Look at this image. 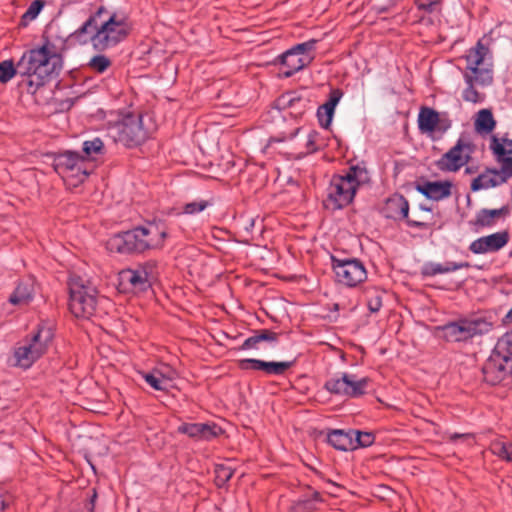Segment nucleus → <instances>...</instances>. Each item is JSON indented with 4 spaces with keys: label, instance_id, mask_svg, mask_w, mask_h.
Wrapping results in <instances>:
<instances>
[{
    "label": "nucleus",
    "instance_id": "f257e3e1",
    "mask_svg": "<svg viewBox=\"0 0 512 512\" xmlns=\"http://www.w3.org/2000/svg\"><path fill=\"white\" fill-rule=\"evenodd\" d=\"M48 39L39 47L25 51L19 59L18 88L22 92L34 95L39 88L45 86L62 70V57L50 47Z\"/></svg>",
    "mask_w": 512,
    "mask_h": 512
},
{
    "label": "nucleus",
    "instance_id": "f03ea898",
    "mask_svg": "<svg viewBox=\"0 0 512 512\" xmlns=\"http://www.w3.org/2000/svg\"><path fill=\"white\" fill-rule=\"evenodd\" d=\"M489 49L481 40L474 47H471L463 56L466 60V67L462 71L463 79L466 87L462 91V99L470 103H480L483 101L476 86L488 87L493 84L494 72L493 65H484L485 56Z\"/></svg>",
    "mask_w": 512,
    "mask_h": 512
},
{
    "label": "nucleus",
    "instance_id": "7ed1b4c3",
    "mask_svg": "<svg viewBox=\"0 0 512 512\" xmlns=\"http://www.w3.org/2000/svg\"><path fill=\"white\" fill-rule=\"evenodd\" d=\"M370 174L364 162L351 164L343 174H335L327 189V201L333 210H341L349 206L358 189L370 182Z\"/></svg>",
    "mask_w": 512,
    "mask_h": 512
},
{
    "label": "nucleus",
    "instance_id": "20e7f679",
    "mask_svg": "<svg viewBox=\"0 0 512 512\" xmlns=\"http://www.w3.org/2000/svg\"><path fill=\"white\" fill-rule=\"evenodd\" d=\"M54 339L52 326L45 322L39 323L36 328L26 335L13 349L10 364L13 367L27 370L43 357Z\"/></svg>",
    "mask_w": 512,
    "mask_h": 512
},
{
    "label": "nucleus",
    "instance_id": "39448f33",
    "mask_svg": "<svg viewBox=\"0 0 512 512\" xmlns=\"http://www.w3.org/2000/svg\"><path fill=\"white\" fill-rule=\"evenodd\" d=\"M494 320L492 316L460 318L450 321L437 329L442 331L443 339L447 342L468 343L474 337L483 336L492 331Z\"/></svg>",
    "mask_w": 512,
    "mask_h": 512
},
{
    "label": "nucleus",
    "instance_id": "423d86ee",
    "mask_svg": "<svg viewBox=\"0 0 512 512\" xmlns=\"http://www.w3.org/2000/svg\"><path fill=\"white\" fill-rule=\"evenodd\" d=\"M107 131L114 142L121 143L129 149L142 145L149 138V133L143 125V116L130 112L114 123H109Z\"/></svg>",
    "mask_w": 512,
    "mask_h": 512
},
{
    "label": "nucleus",
    "instance_id": "0eeeda50",
    "mask_svg": "<svg viewBox=\"0 0 512 512\" xmlns=\"http://www.w3.org/2000/svg\"><path fill=\"white\" fill-rule=\"evenodd\" d=\"M132 31V26L126 15L113 12L106 20L100 22L99 52L117 46L127 39Z\"/></svg>",
    "mask_w": 512,
    "mask_h": 512
},
{
    "label": "nucleus",
    "instance_id": "6e6552de",
    "mask_svg": "<svg viewBox=\"0 0 512 512\" xmlns=\"http://www.w3.org/2000/svg\"><path fill=\"white\" fill-rule=\"evenodd\" d=\"M69 309L78 318L94 315L97 306V291L94 287L72 280L69 284Z\"/></svg>",
    "mask_w": 512,
    "mask_h": 512
},
{
    "label": "nucleus",
    "instance_id": "1a4fd4ad",
    "mask_svg": "<svg viewBox=\"0 0 512 512\" xmlns=\"http://www.w3.org/2000/svg\"><path fill=\"white\" fill-rule=\"evenodd\" d=\"M331 266L335 281L343 286L353 288L367 279L363 262L357 258H338L331 255Z\"/></svg>",
    "mask_w": 512,
    "mask_h": 512
},
{
    "label": "nucleus",
    "instance_id": "9d476101",
    "mask_svg": "<svg viewBox=\"0 0 512 512\" xmlns=\"http://www.w3.org/2000/svg\"><path fill=\"white\" fill-rule=\"evenodd\" d=\"M53 168L62 177H73L77 183H83L91 174L81 153L65 150L53 155Z\"/></svg>",
    "mask_w": 512,
    "mask_h": 512
},
{
    "label": "nucleus",
    "instance_id": "9b49d317",
    "mask_svg": "<svg viewBox=\"0 0 512 512\" xmlns=\"http://www.w3.org/2000/svg\"><path fill=\"white\" fill-rule=\"evenodd\" d=\"M106 247L110 252L119 254H142L147 251L138 226L112 235Z\"/></svg>",
    "mask_w": 512,
    "mask_h": 512
},
{
    "label": "nucleus",
    "instance_id": "f8f14e48",
    "mask_svg": "<svg viewBox=\"0 0 512 512\" xmlns=\"http://www.w3.org/2000/svg\"><path fill=\"white\" fill-rule=\"evenodd\" d=\"M381 214L386 219L394 221L405 220L408 227L418 229L429 228V224L426 222L409 219V202L402 194L397 192L385 200L384 205L381 208Z\"/></svg>",
    "mask_w": 512,
    "mask_h": 512
},
{
    "label": "nucleus",
    "instance_id": "ddd939ff",
    "mask_svg": "<svg viewBox=\"0 0 512 512\" xmlns=\"http://www.w3.org/2000/svg\"><path fill=\"white\" fill-rule=\"evenodd\" d=\"M417 123L420 133L432 135L438 132L440 133L439 138L452 126V120L449 118L448 113H439L434 108L428 106L420 108Z\"/></svg>",
    "mask_w": 512,
    "mask_h": 512
},
{
    "label": "nucleus",
    "instance_id": "4468645a",
    "mask_svg": "<svg viewBox=\"0 0 512 512\" xmlns=\"http://www.w3.org/2000/svg\"><path fill=\"white\" fill-rule=\"evenodd\" d=\"M156 265L152 261H147L138 265L134 269H125L120 273L121 280L131 285L133 291L146 292L152 286L155 279Z\"/></svg>",
    "mask_w": 512,
    "mask_h": 512
},
{
    "label": "nucleus",
    "instance_id": "2eb2a0df",
    "mask_svg": "<svg viewBox=\"0 0 512 512\" xmlns=\"http://www.w3.org/2000/svg\"><path fill=\"white\" fill-rule=\"evenodd\" d=\"M471 152V144L458 139L456 144L435 162V165L440 171L456 172L469 161Z\"/></svg>",
    "mask_w": 512,
    "mask_h": 512
},
{
    "label": "nucleus",
    "instance_id": "dca6fc26",
    "mask_svg": "<svg viewBox=\"0 0 512 512\" xmlns=\"http://www.w3.org/2000/svg\"><path fill=\"white\" fill-rule=\"evenodd\" d=\"M484 381L491 385H507L512 380V364L509 361L490 355L482 367Z\"/></svg>",
    "mask_w": 512,
    "mask_h": 512
},
{
    "label": "nucleus",
    "instance_id": "f3484780",
    "mask_svg": "<svg viewBox=\"0 0 512 512\" xmlns=\"http://www.w3.org/2000/svg\"><path fill=\"white\" fill-rule=\"evenodd\" d=\"M275 107L279 110H289V115L298 119L312 109V101L304 91H287L275 100Z\"/></svg>",
    "mask_w": 512,
    "mask_h": 512
},
{
    "label": "nucleus",
    "instance_id": "a211bd4d",
    "mask_svg": "<svg viewBox=\"0 0 512 512\" xmlns=\"http://www.w3.org/2000/svg\"><path fill=\"white\" fill-rule=\"evenodd\" d=\"M297 359L290 361H264L255 358H246L239 361L241 370L261 371L266 376H284L296 364Z\"/></svg>",
    "mask_w": 512,
    "mask_h": 512
},
{
    "label": "nucleus",
    "instance_id": "6ab92c4d",
    "mask_svg": "<svg viewBox=\"0 0 512 512\" xmlns=\"http://www.w3.org/2000/svg\"><path fill=\"white\" fill-rule=\"evenodd\" d=\"M139 233L144 240L147 251L160 250L165 245L168 237L167 228L162 221H148L144 225H139Z\"/></svg>",
    "mask_w": 512,
    "mask_h": 512
},
{
    "label": "nucleus",
    "instance_id": "aec40b11",
    "mask_svg": "<svg viewBox=\"0 0 512 512\" xmlns=\"http://www.w3.org/2000/svg\"><path fill=\"white\" fill-rule=\"evenodd\" d=\"M179 434H184L195 441H211L223 433V429L214 422L187 423L177 427Z\"/></svg>",
    "mask_w": 512,
    "mask_h": 512
},
{
    "label": "nucleus",
    "instance_id": "412c9836",
    "mask_svg": "<svg viewBox=\"0 0 512 512\" xmlns=\"http://www.w3.org/2000/svg\"><path fill=\"white\" fill-rule=\"evenodd\" d=\"M413 185L418 193L432 201H441L449 198L453 188V183L450 180L429 181L423 177L415 181Z\"/></svg>",
    "mask_w": 512,
    "mask_h": 512
},
{
    "label": "nucleus",
    "instance_id": "4be33fe9",
    "mask_svg": "<svg viewBox=\"0 0 512 512\" xmlns=\"http://www.w3.org/2000/svg\"><path fill=\"white\" fill-rule=\"evenodd\" d=\"M509 238L507 230L495 232L472 241L468 249L474 254L497 252L507 245Z\"/></svg>",
    "mask_w": 512,
    "mask_h": 512
},
{
    "label": "nucleus",
    "instance_id": "5701e85b",
    "mask_svg": "<svg viewBox=\"0 0 512 512\" xmlns=\"http://www.w3.org/2000/svg\"><path fill=\"white\" fill-rule=\"evenodd\" d=\"M100 32V23L93 18L87 20L74 32L68 36V40L74 44L86 45L91 43L93 48L99 52L100 41L98 34Z\"/></svg>",
    "mask_w": 512,
    "mask_h": 512
},
{
    "label": "nucleus",
    "instance_id": "b1692460",
    "mask_svg": "<svg viewBox=\"0 0 512 512\" xmlns=\"http://www.w3.org/2000/svg\"><path fill=\"white\" fill-rule=\"evenodd\" d=\"M495 160L502 165L504 175H512V139L493 135L489 145Z\"/></svg>",
    "mask_w": 512,
    "mask_h": 512
},
{
    "label": "nucleus",
    "instance_id": "393cba45",
    "mask_svg": "<svg viewBox=\"0 0 512 512\" xmlns=\"http://www.w3.org/2000/svg\"><path fill=\"white\" fill-rule=\"evenodd\" d=\"M512 175H504L502 165L499 169L495 167H486L484 171L474 178L471 182L470 188L473 192L482 189L494 188L506 183Z\"/></svg>",
    "mask_w": 512,
    "mask_h": 512
},
{
    "label": "nucleus",
    "instance_id": "a878e982",
    "mask_svg": "<svg viewBox=\"0 0 512 512\" xmlns=\"http://www.w3.org/2000/svg\"><path fill=\"white\" fill-rule=\"evenodd\" d=\"M313 59L314 56L298 57L288 49L278 56L279 63L281 64L280 75L284 78H289L309 65Z\"/></svg>",
    "mask_w": 512,
    "mask_h": 512
},
{
    "label": "nucleus",
    "instance_id": "bb28decb",
    "mask_svg": "<svg viewBox=\"0 0 512 512\" xmlns=\"http://www.w3.org/2000/svg\"><path fill=\"white\" fill-rule=\"evenodd\" d=\"M306 488L311 491V494L302 495L292 501L290 512H315L318 509L317 505L324 502L319 491L314 490L310 485H306Z\"/></svg>",
    "mask_w": 512,
    "mask_h": 512
},
{
    "label": "nucleus",
    "instance_id": "cd10ccee",
    "mask_svg": "<svg viewBox=\"0 0 512 512\" xmlns=\"http://www.w3.org/2000/svg\"><path fill=\"white\" fill-rule=\"evenodd\" d=\"M509 214V207L507 205L502 206L499 209H480L475 216V219L470 221V225L479 230L484 227H491L495 223V219L505 217Z\"/></svg>",
    "mask_w": 512,
    "mask_h": 512
},
{
    "label": "nucleus",
    "instance_id": "c85d7f7f",
    "mask_svg": "<svg viewBox=\"0 0 512 512\" xmlns=\"http://www.w3.org/2000/svg\"><path fill=\"white\" fill-rule=\"evenodd\" d=\"M34 298V282L32 279L19 280L8 302L15 306L28 305Z\"/></svg>",
    "mask_w": 512,
    "mask_h": 512
},
{
    "label": "nucleus",
    "instance_id": "c756f323",
    "mask_svg": "<svg viewBox=\"0 0 512 512\" xmlns=\"http://www.w3.org/2000/svg\"><path fill=\"white\" fill-rule=\"evenodd\" d=\"M106 152V147L100 137H93L82 143L81 157H83L86 165L88 162L102 159Z\"/></svg>",
    "mask_w": 512,
    "mask_h": 512
},
{
    "label": "nucleus",
    "instance_id": "7c9ffc66",
    "mask_svg": "<svg viewBox=\"0 0 512 512\" xmlns=\"http://www.w3.org/2000/svg\"><path fill=\"white\" fill-rule=\"evenodd\" d=\"M352 429L331 430L327 435V442L340 451H353Z\"/></svg>",
    "mask_w": 512,
    "mask_h": 512
},
{
    "label": "nucleus",
    "instance_id": "2f4dec72",
    "mask_svg": "<svg viewBox=\"0 0 512 512\" xmlns=\"http://www.w3.org/2000/svg\"><path fill=\"white\" fill-rule=\"evenodd\" d=\"M348 373L336 374L334 377L325 381L323 388L330 394L344 396L347 393Z\"/></svg>",
    "mask_w": 512,
    "mask_h": 512
},
{
    "label": "nucleus",
    "instance_id": "473e14b6",
    "mask_svg": "<svg viewBox=\"0 0 512 512\" xmlns=\"http://www.w3.org/2000/svg\"><path fill=\"white\" fill-rule=\"evenodd\" d=\"M347 393L345 397L359 398L366 394V390L371 380L368 377L358 379L355 374L348 373Z\"/></svg>",
    "mask_w": 512,
    "mask_h": 512
},
{
    "label": "nucleus",
    "instance_id": "72a5a7b5",
    "mask_svg": "<svg viewBox=\"0 0 512 512\" xmlns=\"http://www.w3.org/2000/svg\"><path fill=\"white\" fill-rule=\"evenodd\" d=\"M475 130L480 134H489L496 127V121L493 113L489 109H481L478 111L475 122Z\"/></svg>",
    "mask_w": 512,
    "mask_h": 512
},
{
    "label": "nucleus",
    "instance_id": "f704fd0d",
    "mask_svg": "<svg viewBox=\"0 0 512 512\" xmlns=\"http://www.w3.org/2000/svg\"><path fill=\"white\" fill-rule=\"evenodd\" d=\"M491 354L512 364V332H507L498 339Z\"/></svg>",
    "mask_w": 512,
    "mask_h": 512
},
{
    "label": "nucleus",
    "instance_id": "c9c22d12",
    "mask_svg": "<svg viewBox=\"0 0 512 512\" xmlns=\"http://www.w3.org/2000/svg\"><path fill=\"white\" fill-rule=\"evenodd\" d=\"M214 205L213 198L211 199H196L191 202L185 203L181 207V211L177 213V215H197L203 212L205 209L212 207Z\"/></svg>",
    "mask_w": 512,
    "mask_h": 512
},
{
    "label": "nucleus",
    "instance_id": "e433bc0d",
    "mask_svg": "<svg viewBox=\"0 0 512 512\" xmlns=\"http://www.w3.org/2000/svg\"><path fill=\"white\" fill-rule=\"evenodd\" d=\"M144 380L157 391H167L170 386L171 378L165 377L159 371L142 373Z\"/></svg>",
    "mask_w": 512,
    "mask_h": 512
},
{
    "label": "nucleus",
    "instance_id": "4c0bfd02",
    "mask_svg": "<svg viewBox=\"0 0 512 512\" xmlns=\"http://www.w3.org/2000/svg\"><path fill=\"white\" fill-rule=\"evenodd\" d=\"M353 451L358 448H367L374 444L375 434L370 431L352 429Z\"/></svg>",
    "mask_w": 512,
    "mask_h": 512
},
{
    "label": "nucleus",
    "instance_id": "58836bf2",
    "mask_svg": "<svg viewBox=\"0 0 512 512\" xmlns=\"http://www.w3.org/2000/svg\"><path fill=\"white\" fill-rule=\"evenodd\" d=\"M19 76V61L15 64L12 59L0 62V82L5 84L13 77Z\"/></svg>",
    "mask_w": 512,
    "mask_h": 512
},
{
    "label": "nucleus",
    "instance_id": "ea45409f",
    "mask_svg": "<svg viewBox=\"0 0 512 512\" xmlns=\"http://www.w3.org/2000/svg\"><path fill=\"white\" fill-rule=\"evenodd\" d=\"M45 5L44 0H34L26 10V12L21 16L19 25L21 27H26L28 24L37 18V16L42 11Z\"/></svg>",
    "mask_w": 512,
    "mask_h": 512
},
{
    "label": "nucleus",
    "instance_id": "a19ab883",
    "mask_svg": "<svg viewBox=\"0 0 512 512\" xmlns=\"http://www.w3.org/2000/svg\"><path fill=\"white\" fill-rule=\"evenodd\" d=\"M111 65V59L104 54L94 55L87 63L88 68L98 74L107 71Z\"/></svg>",
    "mask_w": 512,
    "mask_h": 512
},
{
    "label": "nucleus",
    "instance_id": "79ce46f5",
    "mask_svg": "<svg viewBox=\"0 0 512 512\" xmlns=\"http://www.w3.org/2000/svg\"><path fill=\"white\" fill-rule=\"evenodd\" d=\"M234 469L225 464H216L214 467L215 484L217 487H224L234 474Z\"/></svg>",
    "mask_w": 512,
    "mask_h": 512
},
{
    "label": "nucleus",
    "instance_id": "37998d69",
    "mask_svg": "<svg viewBox=\"0 0 512 512\" xmlns=\"http://www.w3.org/2000/svg\"><path fill=\"white\" fill-rule=\"evenodd\" d=\"M317 39H310L308 41L298 43L292 46L289 50L292 51L296 56H313L311 53L315 51Z\"/></svg>",
    "mask_w": 512,
    "mask_h": 512
},
{
    "label": "nucleus",
    "instance_id": "c03bdc74",
    "mask_svg": "<svg viewBox=\"0 0 512 512\" xmlns=\"http://www.w3.org/2000/svg\"><path fill=\"white\" fill-rule=\"evenodd\" d=\"M335 109L329 108V106L322 104L317 109V118L322 128L328 129L332 123Z\"/></svg>",
    "mask_w": 512,
    "mask_h": 512
},
{
    "label": "nucleus",
    "instance_id": "a18cd8bd",
    "mask_svg": "<svg viewBox=\"0 0 512 512\" xmlns=\"http://www.w3.org/2000/svg\"><path fill=\"white\" fill-rule=\"evenodd\" d=\"M437 274H445L444 264L426 262L421 268V275L423 277H433Z\"/></svg>",
    "mask_w": 512,
    "mask_h": 512
},
{
    "label": "nucleus",
    "instance_id": "49530a36",
    "mask_svg": "<svg viewBox=\"0 0 512 512\" xmlns=\"http://www.w3.org/2000/svg\"><path fill=\"white\" fill-rule=\"evenodd\" d=\"M418 10L433 13L439 5V0H414Z\"/></svg>",
    "mask_w": 512,
    "mask_h": 512
},
{
    "label": "nucleus",
    "instance_id": "de8ad7c7",
    "mask_svg": "<svg viewBox=\"0 0 512 512\" xmlns=\"http://www.w3.org/2000/svg\"><path fill=\"white\" fill-rule=\"evenodd\" d=\"M343 96V91L339 88L331 89L327 101L324 103L329 108L336 109V106L340 102Z\"/></svg>",
    "mask_w": 512,
    "mask_h": 512
},
{
    "label": "nucleus",
    "instance_id": "09e8293b",
    "mask_svg": "<svg viewBox=\"0 0 512 512\" xmlns=\"http://www.w3.org/2000/svg\"><path fill=\"white\" fill-rule=\"evenodd\" d=\"M259 343L262 341L277 342L278 334L269 329H261L255 332Z\"/></svg>",
    "mask_w": 512,
    "mask_h": 512
},
{
    "label": "nucleus",
    "instance_id": "8fccbe9b",
    "mask_svg": "<svg viewBox=\"0 0 512 512\" xmlns=\"http://www.w3.org/2000/svg\"><path fill=\"white\" fill-rule=\"evenodd\" d=\"M508 449V442H494L491 445V450L493 454L497 455L499 458L506 460Z\"/></svg>",
    "mask_w": 512,
    "mask_h": 512
},
{
    "label": "nucleus",
    "instance_id": "3c124183",
    "mask_svg": "<svg viewBox=\"0 0 512 512\" xmlns=\"http://www.w3.org/2000/svg\"><path fill=\"white\" fill-rule=\"evenodd\" d=\"M470 267H471V264L469 262L447 261L444 263L445 273H450V272H454V271L462 269V268H470Z\"/></svg>",
    "mask_w": 512,
    "mask_h": 512
},
{
    "label": "nucleus",
    "instance_id": "603ef678",
    "mask_svg": "<svg viewBox=\"0 0 512 512\" xmlns=\"http://www.w3.org/2000/svg\"><path fill=\"white\" fill-rule=\"evenodd\" d=\"M367 306H368V310L371 313L378 312L381 309V307H382V297L380 295H376L374 297H371L368 300Z\"/></svg>",
    "mask_w": 512,
    "mask_h": 512
},
{
    "label": "nucleus",
    "instance_id": "864d4df0",
    "mask_svg": "<svg viewBox=\"0 0 512 512\" xmlns=\"http://www.w3.org/2000/svg\"><path fill=\"white\" fill-rule=\"evenodd\" d=\"M258 338L256 334L248 337L242 345L239 347V350H249V349H258Z\"/></svg>",
    "mask_w": 512,
    "mask_h": 512
},
{
    "label": "nucleus",
    "instance_id": "5fc2aeb1",
    "mask_svg": "<svg viewBox=\"0 0 512 512\" xmlns=\"http://www.w3.org/2000/svg\"><path fill=\"white\" fill-rule=\"evenodd\" d=\"M316 137H317L316 131H311L309 133L308 139L306 142L307 153H314L318 150V147H317L316 141H315Z\"/></svg>",
    "mask_w": 512,
    "mask_h": 512
},
{
    "label": "nucleus",
    "instance_id": "6e6d98bb",
    "mask_svg": "<svg viewBox=\"0 0 512 512\" xmlns=\"http://www.w3.org/2000/svg\"><path fill=\"white\" fill-rule=\"evenodd\" d=\"M91 495L89 496L86 504H85V509L88 511V512H94L95 510V503H96V500H97V491L95 488H93L91 490Z\"/></svg>",
    "mask_w": 512,
    "mask_h": 512
},
{
    "label": "nucleus",
    "instance_id": "4d7b16f0",
    "mask_svg": "<svg viewBox=\"0 0 512 512\" xmlns=\"http://www.w3.org/2000/svg\"><path fill=\"white\" fill-rule=\"evenodd\" d=\"M103 13H107V9L104 6H100L89 16V18H93L94 21H98V18H100Z\"/></svg>",
    "mask_w": 512,
    "mask_h": 512
},
{
    "label": "nucleus",
    "instance_id": "13d9d810",
    "mask_svg": "<svg viewBox=\"0 0 512 512\" xmlns=\"http://www.w3.org/2000/svg\"><path fill=\"white\" fill-rule=\"evenodd\" d=\"M467 437H470L469 434H459V433H454L450 436V440L451 441H456L457 439H460V438H467Z\"/></svg>",
    "mask_w": 512,
    "mask_h": 512
},
{
    "label": "nucleus",
    "instance_id": "bf43d9fd",
    "mask_svg": "<svg viewBox=\"0 0 512 512\" xmlns=\"http://www.w3.org/2000/svg\"><path fill=\"white\" fill-rule=\"evenodd\" d=\"M503 322L505 324H511L512 323V308L507 312L505 315Z\"/></svg>",
    "mask_w": 512,
    "mask_h": 512
},
{
    "label": "nucleus",
    "instance_id": "052dcab7",
    "mask_svg": "<svg viewBox=\"0 0 512 512\" xmlns=\"http://www.w3.org/2000/svg\"><path fill=\"white\" fill-rule=\"evenodd\" d=\"M506 461L512 462V442H508Z\"/></svg>",
    "mask_w": 512,
    "mask_h": 512
},
{
    "label": "nucleus",
    "instance_id": "680f3d73",
    "mask_svg": "<svg viewBox=\"0 0 512 512\" xmlns=\"http://www.w3.org/2000/svg\"><path fill=\"white\" fill-rule=\"evenodd\" d=\"M6 508V502L2 494H0V512Z\"/></svg>",
    "mask_w": 512,
    "mask_h": 512
},
{
    "label": "nucleus",
    "instance_id": "e2e57ef3",
    "mask_svg": "<svg viewBox=\"0 0 512 512\" xmlns=\"http://www.w3.org/2000/svg\"><path fill=\"white\" fill-rule=\"evenodd\" d=\"M419 209L422 210V211H426V212H431L432 211V208L426 206L425 204H420L419 205Z\"/></svg>",
    "mask_w": 512,
    "mask_h": 512
},
{
    "label": "nucleus",
    "instance_id": "0e129e2a",
    "mask_svg": "<svg viewBox=\"0 0 512 512\" xmlns=\"http://www.w3.org/2000/svg\"><path fill=\"white\" fill-rule=\"evenodd\" d=\"M254 227V219H250V223H249V226H246V230L247 231H251L252 228Z\"/></svg>",
    "mask_w": 512,
    "mask_h": 512
},
{
    "label": "nucleus",
    "instance_id": "69168bd1",
    "mask_svg": "<svg viewBox=\"0 0 512 512\" xmlns=\"http://www.w3.org/2000/svg\"><path fill=\"white\" fill-rule=\"evenodd\" d=\"M473 172H474V169H473L472 167H466V169H465V173H467V174H471V173H473Z\"/></svg>",
    "mask_w": 512,
    "mask_h": 512
},
{
    "label": "nucleus",
    "instance_id": "338daca9",
    "mask_svg": "<svg viewBox=\"0 0 512 512\" xmlns=\"http://www.w3.org/2000/svg\"><path fill=\"white\" fill-rule=\"evenodd\" d=\"M299 131H300V128H297V129H296V130L291 134L290 139L294 138V137L298 134V132H299Z\"/></svg>",
    "mask_w": 512,
    "mask_h": 512
},
{
    "label": "nucleus",
    "instance_id": "774afa93",
    "mask_svg": "<svg viewBox=\"0 0 512 512\" xmlns=\"http://www.w3.org/2000/svg\"><path fill=\"white\" fill-rule=\"evenodd\" d=\"M328 483L332 484L333 486L337 487V488H340L339 485H337L335 482L331 481V480H327Z\"/></svg>",
    "mask_w": 512,
    "mask_h": 512
}]
</instances>
